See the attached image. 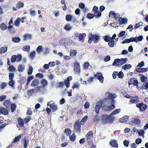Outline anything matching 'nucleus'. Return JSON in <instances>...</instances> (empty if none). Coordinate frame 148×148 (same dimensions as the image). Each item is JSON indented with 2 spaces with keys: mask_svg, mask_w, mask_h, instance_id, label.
<instances>
[{
  "mask_svg": "<svg viewBox=\"0 0 148 148\" xmlns=\"http://www.w3.org/2000/svg\"><path fill=\"white\" fill-rule=\"evenodd\" d=\"M110 145L112 147H118V144L115 140H112L110 143Z\"/></svg>",
  "mask_w": 148,
  "mask_h": 148,
  "instance_id": "20",
  "label": "nucleus"
},
{
  "mask_svg": "<svg viewBox=\"0 0 148 148\" xmlns=\"http://www.w3.org/2000/svg\"><path fill=\"white\" fill-rule=\"evenodd\" d=\"M31 119V117L30 116H28L26 117L24 119V122L25 123H27Z\"/></svg>",
  "mask_w": 148,
  "mask_h": 148,
  "instance_id": "55",
  "label": "nucleus"
},
{
  "mask_svg": "<svg viewBox=\"0 0 148 148\" xmlns=\"http://www.w3.org/2000/svg\"><path fill=\"white\" fill-rule=\"evenodd\" d=\"M74 70L75 73L79 74L80 72V64L77 62H75L74 64Z\"/></svg>",
  "mask_w": 148,
  "mask_h": 148,
  "instance_id": "6",
  "label": "nucleus"
},
{
  "mask_svg": "<svg viewBox=\"0 0 148 148\" xmlns=\"http://www.w3.org/2000/svg\"><path fill=\"white\" fill-rule=\"evenodd\" d=\"M108 44L110 47L112 48L114 46L115 43L114 40H111L108 42Z\"/></svg>",
  "mask_w": 148,
  "mask_h": 148,
  "instance_id": "31",
  "label": "nucleus"
},
{
  "mask_svg": "<svg viewBox=\"0 0 148 148\" xmlns=\"http://www.w3.org/2000/svg\"><path fill=\"white\" fill-rule=\"evenodd\" d=\"M10 106L11 111L12 112H13L16 109V106L14 103H12Z\"/></svg>",
  "mask_w": 148,
  "mask_h": 148,
  "instance_id": "32",
  "label": "nucleus"
},
{
  "mask_svg": "<svg viewBox=\"0 0 148 148\" xmlns=\"http://www.w3.org/2000/svg\"><path fill=\"white\" fill-rule=\"evenodd\" d=\"M14 77V74L13 73H10L9 75V80L13 79Z\"/></svg>",
  "mask_w": 148,
  "mask_h": 148,
  "instance_id": "57",
  "label": "nucleus"
},
{
  "mask_svg": "<svg viewBox=\"0 0 148 148\" xmlns=\"http://www.w3.org/2000/svg\"><path fill=\"white\" fill-rule=\"evenodd\" d=\"M103 104L102 101H100L97 102L95 108V110L97 114H98L100 109L103 107L102 106Z\"/></svg>",
  "mask_w": 148,
  "mask_h": 148,
  "instance_id": "5",
  "label": "nucleus"
},
{
  "mask_svg": "<svg viewBox=\"0 0 148 148\" xmlns=\"http://www.w3.org/2000/svg\"><path fill=\"white\" fill-rule=\"evenodd\" d=\"M92 11L95 14H96L97 13H98L99 12H98V8L97 7L95 6L93 8Z\"/></svg>",
  "mask_w": 148,
  "mask_h": 148,
  "instance_id": "44",
  "label": "nucleus"
},
{
  "mask_svg": "<svg viewBox=\"0 0 148 148\" xmlns=\"http://www.w3.org/2000/svg\"><path fill=\"white\" fill-rule=\"evenodd\" d=\"M115 106L114 104H113L106 107V108H105L104 106H103L102 108L103 110L106 111H109L114 109Z\"/></svg>",
  "mask_w": 148,
  "mask_h": 148,
  "instance_id": "11",
  "label": "nucleus"
},
{
  "mask_svg": "<svg viewBox=\"0 0 148 148\" xmlns=\"http://www.w3.org/2000/svg\"><path fill=\"white\" fill-rule=\"evenodd\" d=\"M49 102L47 103V106H49L54 112L56 111L57 110V106L54 104H49Z\"/></svg>",
  "mask_w": 148,
  "mask_h": 148,
  "instance_id": "22",
  "label": "nucleus"
},
{
  "mask_svg": "<svg viewBox=\"0 0 148 148\" xmlns=\"http://www.w3.org/2000/svg\"><path fill=\"white\" fill-rule=\"evenodd\" d=\"M7 26L4 23H1L0 25V28L2 30H5L7 29Z\"/></svg>",
  "mask_w": 148,
  "mask_h": 148,
  "instance_id": "35",
  "label": "nucleus"
},
{
  "mask_svg": "<svg viewBox=\"0 0 148 148\" xmlns=\"http://www.w3.org/2000/svg\"><path fill=\"white\" fill-rule=\"evenodd\" d=\"M28 143V140H27L26 139L24 140V148H27Z\"/></svg>",
  "mask_w": 148,
  "mask_h": 148,
  "instance_id": "51",
  "label": "nucleus"
},
{
  "mask_svg": "<svg viewBox=\"0 0 148 148\" xmlns=\"http://www.w3.org/2000/svg\"><path fill=\"white\" fill-rule=\"evenodd\" d=\"M103 39L105 41L108 42L111 40V37L108 36H105L104 37Z\"/></svg>",
  "mask_w": 148,
  "mask_h": 148,
  "instance_id": "40",
  "label": "nucleus"
},
{
  "mask_svg": "<svg viewBox=\"0 0 148 148\" xmlns=\"http://www.w3.org/2000/svg\"><path fill=\"white\" fill-rule=\"evenodd\" d=\"M32 36L31 35L29 34H25L23 35V40L25 41L27 39H30L32 38Z\"/></svg>",
  "mask_w": 148,
  "mask_h": 148,
  "instance_id": "21",
  "label": "nucleus"
},
{
  "mask_svg": "<svg viewBox=\"0 0 148 148\" xmlns=\"http://www.w3.org/2000/svg\"><path fill=\"white\" fill-rule=\"evenodd\" d=\"M101 13L100 12H99L97 14H96L95 15L93 14H92L90 13H89L87 14L86 17L88 19H91L93 18L94 17H95L97 18H99L101 16Z\"/></svg>",
  "mask_w": 148,
  "mask_h": 148,
  "instance_id": "8",
  "label": "nucleus"
},
{
  "mask_svg": "<svg viewBox=\"0 0 148 148\" xmlns=\"http://www.w3.org/2000/svg\"><path fill=\"white\" fill-rule=\"evenodd\" d=\"M95 78H97L101 83H103L104 80V77L102 76V74L100 72H97L94 75V77L89 78L87 80L88 83H91Z\"/></svg>",
  "mask_w": 148,
  "mask_h": 148,
  "instance_id": "2",
  "label": "nucleus"
},
{
  "mask_svg": "<svg viewBox=\"0 0 148 148\" xmlns=\"http://www.w3.org/2000/svg\"><path fill=\"white\" fill-rule=\"evenodd\" d=\"M74 129L75 132L78 133H80L81 132V123L78 121L75 122L74 125Z\"/></svg>",
  "mask_w": 148,
  "mask_h": 148,
  "instance_id": "3",
  "label": "nucleus"
},
{
  "mask_svg": "<svg viewBox=\"0 0 148 148\" xmlns=\"http://www.w3.org/2000/svg\"><path fill=\"white\" fill-rule=\"evenodd\" d=\"M112 115L103 114L101 116V121L103 123L106 124L107 123H112L114 121V116H111Z\"/></svg>",
  "mask_w": 148,
  "mask_h": 148,
  "instance_id": "1",
  "label": "nucleus"
},
{
  "mask_svg": "<svg viewBox=\"0 0 148 148\" xmlns=\"http://www.w3.org/2000/svg\"><path fill=\"white\" fill-rule=\"evenodd\" d=\"M50 51V50L49 48H46L44 49L43 51L44 54L45 55H46L47 54H48Z\"/></svg>",
  "mask_w": 148,
  "mask_h": 148,
  "instance_id": "58",
  "label": "nucleus"
},
{
  "mask_svg": "<svg viewBox=\"0 0 148 148\" xmlns=\"http://www.w3.org/2000/svg\"><path fill=\"white\" fill-rule=\"evenodd\" d=\"M93 135V133L92 131H89L86 135V136L87 137V139L88 140H89V137L90 136H91Z\"/></svg>",
  "mask_w": 148,
  "mask_h": 148,
  "instance_id": "45",
  "label": "nucleus"
},
{
  "mask_svg": "<svg viewBox=\"0 0 148 148\" xmlns=\"http://www.w3.org/2000/svg\"><path fill=\"white\" fill-rule=\"evenodd\" d=\"M42 50V46L41 45L38 46L36 49V51L39 53H40Z\"/></svg>",
  "mask_w": 148,
  "mask_h": 148,
  "instance_id": "54",
  "label": "nucleus"
},
{
  "mask_svg": "<svg viewBox=\"0 0 148 148\" xmlns=\"http://www.w3.org/2000/svg\"><path fill=\"white\" fill-rule=\"evenodd\" d=\"M17 121L19 125L22 127H23L24 124V120L22 118L19 117Z\"/></svg>",
  "mask_w": 148,
  "mask_h": 148,
  "instance_id": "15",
  "label": "nucleus"
},
{
  "mask_svg": "<svg viewBox=\"0 0 148 148\" xmlns=\"http://www.w3.org/2000/svg\"><path fill=\"white\" fill-rule=\"evenodd\" d=\"M64 29L66 31H69L72 29V27L70 24H67L64 26Z\"/></svg>",
  "mask_w": 148,
  "mask_h": 148,
  "instance_id": "29",
  "label": "nucleus"
},
{
  "mask_svg": "<svg viewBox=\"0 0 148 148\" xmlns=\"http://www.w3.org/2000/svg\"><path fill=\"white\" fill-rule=\"evenodd\" d=\"M0 112L1 114L4 115H7L8 114L7 110L3 107H1L0 108Z\"/></svg>",
  "mask_w": 148,
  "mask_h": 148,
  "instance_id": "19",
  "label": "nucleus"
},
{
  "mask_svg": "<svg viewBox=\"0 0 148 148\" xmlns=\"http://www.w3.org/2000/svg\"><path fill=\"white\" fill-rule=\"evenodd\" d=\"M120 64H121L120 59L117 58L114 59V62L112 64V65L120 66H121Z\"/></svg>",
  "mask_w": 148,
  "mask_h": 148,
  "instance_id": "14",
  "label": "nucleus"
},
{
  "mask_svg": "<svg viewBox=\"0 0 148 148\" xmlns=\"http://www.w3.org/2000/svg\"><path fill=\"white\" fill-rule=\"evenodd\" d=\"M136 106L137 108L140 109V111L141 112L145 111L147 108V106L143 103H137Z\"/></svg>",
  "mask_w": 148,
  "mask_h": 148,
  "instance_id": "4",
  "label": "nucleus"
},
{
  "mask_svg": "<svg viewBox=\"0 0 148 148\" xmlns=\"http://www.w3.org/2000/svg\"><path fill=\"white\" fill-rule=\"evenodd\" d=\"M127 18L125 19L121 17L119 18L118 21L120 25H122L124 23H126L127 22Z\"/></svg>",
  "mask_w": 148,
  "mask_h": 148,
  "instance_id": "18",
  "label": "nucleus"
},
{
  "mask_svg": "<svg viewBox=\"0 0 148 148\" xmlns=\"http://www.w3.org/2000/svg\"><path fill=\"white\" fill-rule=\"evenodd\" d=\"M117 75L118 77L119 78L122 79L123 77V73L121 71H120Z\"/></svg>",
  "mask_w": 148,
  "mask_h": 148,
  "instance_id": "61",
  "label": "nucleus"
},
{
  "mask_svg": "<svg viewBox=\"0 0 148 148\" xmlns=\"http://www.w3.org/2000/svg\"><path fill=\"white\" fill-rule=\"evenodd\" d=\"M77 53V51L75 50L71 49L70 51V56L72 58L75 56Z\"/></svg>",
  "mask_w": 148,
  "mask_h": 148,
  "instance_id": "23",
  "label": "nucleus"
},
{
  "mask_svg": "<svg viewBox=\"0 0 148 148\" xmlns=\"http://www.w3.org/2000/svg\"><path fill=\"white\" fill-rule=\"evenodd\" d=\"M110 57L109 55L107 56H106L104 59V61L105 62H107L110 60Z\"/></svg>",
  "mask_w": 148,
  "mask_h": 148,
  "instance_id": "62",
  "label": "nucleus"
},
{
  "mask_svg": "<svg viewBox=\"0 0 148 148\" xmlns=\"http://www.w3.org/2000/svg\"><path fill=\"white\" fill-rule=\"evenodd\" d=\"M89 64L88 62H86L84 63L83 64L84 69V70H86L89 67Z\"/></svg>",
  "mask_w": 148,
  "mask_h": 148,
  "instance_id": "52",
  "label": "nucleus"
},
{
  "mask_svg": "<svg viewBox=\"0 0 148 148\" xmlns=\"http://www.w3.org/2000/svg\"><path fill=\"white\" fill-rule=\"evenodd\" d=\"M143 25V23L140 22L136 24L134 26V28L136 29L140 26H142Z\"/></svg>",
  "mask_w": 148,
  "mask_h": 148,
  "instance_id": "49",
  "label": "nucleus"
},
{
  "mask_svg": "<svg viewBox=\"0 0 148 148\" xmlns=\"http://www.w3.org/2000/svg\"><path fill=\"white\" fill-rule=\"evenodd\" d=\"M8 70L10 72H13L15 70L16 68L13 65L10 66L8 68Z\"/></svg>",
  "mask_w": 148,
  "mask_h": 148,
  "instance_id": "46",
  "label": "nucleus"
},
{
  "mask_svg": "<svg viewBox=\"0 0 148 148\" xmlns=\"http://www.w3.org/2000/svg\"><path fill=\"white\" fill-rule=\"evenodd\" d=\"M131 67L132 66L130 64H127L123 65L122 66V68L123 69L126 70L127 69H129L131 68Z\"/></svg>",
  "mask_w": 148,
  "mask_h": 148,
  "instance_id": "39",
  "label": "nucleus"
},
{
  "mask_svg": "<svg viewBox=\"0 0 148 148\" xmlns=\"http://www.w3.org/2000/svg\"><path fill=\"white\" fill-rule=\"evenodd\" d=\"M24 5V3L20 1L18 2L16 6V8L17 9H20L21 8H23Z\"/></svg>",
  "mask_w": 148,
  "mask_h": 148,
  "instance_id": "25",
  "label": "nucleus"
},
{
  "mask_svg": "<svg viewBox=\"0 0 148 148\" xmlns=\"http://www.w3.org/2000/svg\"><path fill=\"white\" fill-rule=\"evenodd\" d=\"M22 59V56L20 54H18L16 56V61L17 62H20Z\"/></svg>",
  "mask_w": 148,
  "mask_h": 148,
  "instance_id": "64",
  "label": "nucleus"
},
{
  "mask_svg": "<svg viewBox=\"0 0 148 148\" xmlns=\"http://www.w3.org/2000/svg\"><path fill=\"white\" fill-rule=\"evenodd\" d=\"M83 35H85V36L86 35L85 34H79L78 36V39H79V41H81L82 40L84 37Z\"/></svg>",
  "mask_w": 148,
  "mask_h": 148,
  "instance_id": "60",
  "label": "nucleus"
},
{
  "mask_svg": "<svg viewBox=\"0 0 148 148\" xmlns=\"http://www.w3.org/2000/svg\"><path fill=\"white\" fill-rule=\"evenodd\" d=\"M131 99L130 102L132 103H137L139 102V97L137 96H133L131 97Z\"/></svg>",
  "mask_w": 148,
  "mask_h": 148,
  "instance_id": "10",
  "label": "nucleus"
},
{
  "mask_svg": "<svg viewBox=\"0 0 148 148\" xmlns=\"http://www.w3.org/2000/svg\"><path fill=\"white\" fill-rule=\"evenodd\" d=\"M147 78L146 76L143 75L140 78V79L142 82L145 83L146 81Z\"/></svg>",
  "mask_w": 148,
  "mask_h": 148,
  "instance_id": "59",
  "label": "nucleus"
},
{
  "mask_svg": "<svg viewBox=\"0 0 148 148\" xmlns=\"http://www.w3.org/2000/svg\"><path fill=\"white\" fill-rule=\"evenodd\" d=\"M30 47L29 45H27L23 46L22 50L24 51L28 52L30 50Z\"/></svg>",
  "mask_w": 148,
  "mask_h": 148,
  "instance_id": "37",
  "label": "nucleus"
},
{
  "mask_svg": "<svg viewBox=\"0 0 148 148\" xmlns=\"http://www.w3.org/2000/svg\"><path fill=\"white\" fill-rule=\"evenodd\" d=\"M10 80V81L9 82H8V85L14 88L15 83V81L13 79Z\"/></svg>",
  "mask_w": 148,
  "mask_h": 148,
  "instance_id": "33",
  "label": "nucleus"
},
{
  "mask_svg": "<svg viewBox=\"0 0 148 148\" xmlns=\"http://www.w3.org/2000/svg\"><path fill=\"white\" fill-rule=\"evenodd\" d=\"M127 58H121L120 59V65L122 66L123 64H125L127 61Z\"/></svg>",
  "mask_w": 148,
  "mask_h": 148,
  "instance_id": "38",
  "label": "nucleus"
},
{
  "mask_svg": "<svg viewBox=\"0 0 148 148\" xmlns=\"http://www.w3.org/2000/svg\"><path fill=\"white\" fill-rule=\"evenodd\" d=\"M33 68L32 66H30L29 67V69L28 70L27 73L29 75H31L33 72Z\"/></svg>",
  "mask_w": 148,
  "mask_h": 148,
  "instance_id": "50",
  "label": "nucleus"
},
{
  "mask_svg": "<svg viewBox=\"0 0 148 148\" xmlns=\"http://www.w3.org/2000/svg\"><path fill=\"white\" fill-rule=\"evenodd\" d=\"M129 116L127 115L124 116L122 118L119 119V121L122 123H124L127 122L129 119Z\"/></svg>",
  "mask_w": 148,
  "mask_h": 148,
  "instance_id": "12",
  "label": "nucleus"
},
{
  "mask_svg": "<svg viewBox=\"0 0 148 148\" xmlns=\"http://www.w3.org/2000/svg\"><path fill=\"white\" fill-rule=\"evenodd\" d=\"M148 70L147 68H137L135 70V71H136L138 73H142L146 71H147Z\"/></svg>",
  "mask_w": 148,
  "mask_h": 148,
  "instance_id": "17",
  "label": "nucleus"
},
{
  "mask_svg": "<svg viewBox=\"0 0 148 148\" xmlns=\"http://www.w3.org/2000/svg\"><path fill=\"white\" fill-rule=\"evenodd\" d=\"M64 83L67 88H68L70 86V82L69 81L67 80L66 79H65L64 80Z\"/></svg>",
  "mask_w": 148,
  "mask_h": 148,
  "instance_id": "56",
  "label": "nucleus"
},
{
  "mask_svg": "<svg viewBox=\"0 0 148 148\" xmlns=\"http://www.w3.org/2000/svg\"><path fill=\"white\" fill-rule=\"evenodd\" d=\"M12 41L14 43H18L21 41V39L19 37H14L12 38Z\"/></svg>",
  "mask_w": 148,
  "mask_h": 148,
  "instance_id": "26",
  "label": "nucleus"
},
{
  "mask_svg": "<svg viewBox=\"0 0 148 148\" xmlns=\"http://www.w3.org/2000/svg\"><path fill=\"white\" fill-rule=\"evenodd\" d=\"M75 135L74 134L71 135L69 137V139L72 141L74 142L75 139Z\"/></svg>",
  "mask_w": 148,
  "mask_h": 148,
  "instance_id": "47",
  "label": "nucleus"
},
{
  "mask_svg": "<svg viewBox=\"0 0 148 148\" xmlns=\"http://www.w3.org/2000/svg\"><path fill=\"white\" fill-rule=\"evenodd\" d=\"M24 69V66L21 64L19 65L18 67V70L19 71L22 72L23 71Z\"/></svg>",
  "mask_w": 148,
  "mask_h": 148,
  "instance_id": "43",
  "label": "nucleus"
},
{
  "mask_svg": "<svg viewBox=\"0 0 148 148\" xmlns=\"http://www.w3.org/2000/svg\"><path fill=\"white\" fill-rule=\"evenodd\" d=\"M20 22L21 19L19 18H18L14 21V24L15 25L17 26H18Z\"/></svg>",
  "mask_w": 148,
  "mask_h": 148,
  "instance_id": "48",
  "label": "nucleus"
},
{
  "mask_svg": "<svg viewBox=\"0 0 148 148\" xmlns=\"http://www.w3.org/2000/svg\"><path fill=\"white\" fill-rule=\"evenodd\" d=\"M79 86L78 83L77 82L76 83L73 84L72 86V88L73 90L75 88H79Z\"/></svg>",
  "mask_w": 148,
  "mask_h": 148,
  "instance_id": "63",
  "label": "nucleus"
},
{
  "mask_svg": "<svg viewBox=\"0 0 148 148\" xmlns=\"http://www.w3.org/2000/svg\"><path fill=\"white\" fill-rule=\"evenodd\" d=\"M7 47H2L0 49V54L6 52Z\"/></svg>",
  "mask_w": 148,
  "mask_h": 148,
  "instance_id": "28",
  "label": "nucleus"
},
{
  "mask_svg": "<svg viewBox=\"0 0 148 148\" xmlns=\"http://www.w3.org/2000/svg\"><path fill=\"white\" fill-rule=\"evenodd\" d=\"M41 83L42 86L45 87L47 85V82L46 79H43L41 81Z\"/></svg>",
  "mask_w": 148,
  "mask_h": 148,
  "instance_id": "41",
  "label": "nucleus"
},
{
  "mask_svg": "<svg viewBox=\"0 0 148 148\" xmlns=\"http://www.w3.org/2000/svg\"><path fill=\"white\" fill-rule=\"evenodd\" d=\"M135 38L136 39V42L137 43L138 42L142 41L143 39V37L142 36H139L138 37L136 36L135 37Z\"/></svg>",
  "mask_w": 148,
  "mask_h": 148,
  "instance_id": "36",
  "label": "nucleus"
},
{
  "mask_svg": "<svg viewBox=\"0 0 148 148\" xmlns=\"http://www.w3.org/2000/svg\"><path fill=\"white\" fill-rule=\"evenodd\" d=\"M21 135H20L17 137H16L14 138V139L13 140L12 143H14L15 142H16L19 141L21 139Z\"/></svg>",
  "mask_w": 148,
  "mask_h": 148,
  "instance_id": "27",
  "label": "nucleus"
},
{
  "mask_svg": "<svg viewBox=\"0 0 148 148\" xmlns=\"http://www.w3.org/2000/svg\"><path fill=\"white\" fill-rule=\"evenodd\" d=\"M39 83V81L37 79H34L31 83V86H35L37 85Z\"/></svg>",
  "mask_w": 148,
  "mask_h": 148,
  "instance_id": "24",
  "label": "nucleus"
},
{
  "mask_svg": "<svg viewBox=\"0 0 148 148\" xmlns=\"http://www.w3.org/2000/svg\"><path fill=\"white\" fill-rule=\"evenodd\" d=\"M140 123V120L139 119L135 117L132 118L131 121L130 122V125L134 124L137 125H139Z\"/></svg>",
  "mask_w": 148,
  "mask_h": 148,
  "instance_id": "7",
  "label": "nucleus"
},
{
  "mask_svg": "<svg viewBox=\"0 0 148 148\" xmlns=\"http://www.w3.org/2000/svg\"><path fill=\"white\" fill-rule=\"evenodd\" d=\"M64 132L67 136H69L71 134V131L69 128H66Z\"/></svg>",
  "mask_w": 148,
  "mask_h": 148,
  "instance_id": "34",
  "label": "nucleus"
},
{
  "mask_svg": "<svg viewBox=\"0 0 148 148\" xmlns=\"http://www.w3.org/2000/svg\"><path fill=\"white\" fill-rule=\"evenodd\" d=\"M69 42V39L68 38H63L59 41V43L63 46L67 45Z\"/></svg>",
  "mask_w": 148,
  "mask_h": 148,
  "instance_id": "9",
  "label": "nucleus"
},
{
  "mask_svg": "<svg viewBox=\"0 0 148 148\" xmlns=\"http://www.w3.org/2000/svg\"><path fill=\"white\" fill-rule=\"evenodd\" d=\"M65 18L67 21H70L72 18V16L71 14L67 15L66 16Z\"/></svg>",
  "mask_w": 148,
  "mask_h": 148,
  "instance_id": "42",
  "label": "nucleus"
},
{
  "mask_svg": "<svg viewBox=\"0 0 148 148\" xmlns=\"http://www.w3.org/2000/svg\"><path fill=\"white\" fill-rule=\"evenodd\" d=\"M16 55H13L12 56L11 59V62L12 63L14 62L16 60Z\"/></svg>",
  "mask_w": 148,
  "mask_h": 148,
  "instance_id": "53",
  "label": "nucleus"
},
{
  "mask_svg": "<svg viewBox=\"0 0 148 148\" xmlns=\"http://www.w3.org/2000/svg\"><path fill=\"white\" fill-rule=\"evenodd\" d=\"M12 103L9 100H5L3 103V104L5 107L8 109L10 108Z\"/></svg>",
  "mask_w": 148,
  "mask_h": 148,
  "instance_id": "13",
  "label": "nucleus"
},
{
  "mask_svg": "<svg viewBox=\"0 0 148 148\" xmlns=\"http://www.w3.org/2000/svg\"><path fill=\"white\" fill-rule=\"evenodd\" d=\"M121 110L120 109H116L113 111L110 114V115H114L120 113Z\"/></svg>",
  "mask_w": 148,
  "mask_h": 148,
  "instance_id": "30",
  "label": "nucleus"
},
{
  "mask_svg": "<svg viewBox=\"0 0 148 148\" xmlns=\"http://www.w3.org/2000/svg\"><path fill=\"white\" fill-rule=\"evenodd\" d=\"M91 36L92 38V40L95 43H96L98 41L99 39V36L97 35H94L91 34Z\"/></svg>",
  "mask_w": 148,
  "mask_h": 148,
  "instance_id": "16",
  "label": "nucleus"
}]
</instances>
